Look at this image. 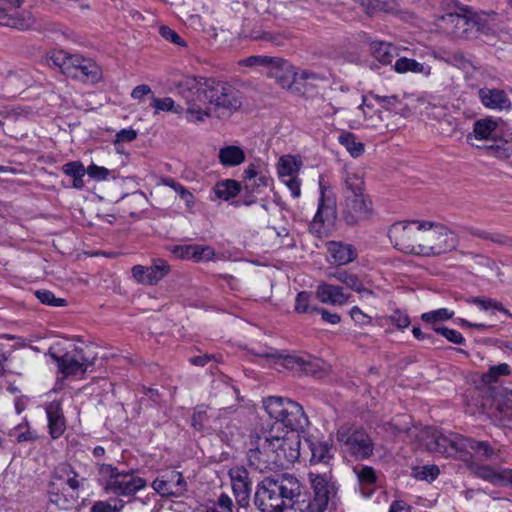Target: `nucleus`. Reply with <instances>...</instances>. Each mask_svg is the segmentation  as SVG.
Wrapping results in <instances>:
<instances>
[{"label": "nucleus", "instance_id": "nucleus-1", "mask_svg": "<svg viewBox=\"0 0 512 512\" xmlns=\"http://www.w3.org/2000/svg\"><path fill=\"white\" fill-rule=\"evenodd\" d=\"M300 445V433L285 430L279 432L272 426L252 442L247 454L248 463L259 472L287 467L298 460Z\"/></svg>", "mask_w": 512, "mask_h": 512}, {"label": "nucleus", "instance_id": "nucleus-2", "mask_svg": "<svg viewBox=\"0 0 512 512\" xmlns=\"http://www.w3.org/2000/svg\"><path fill=\"white\" fill-rule=\"evenodd\" d=\"M300 483L290 474L265 478L255 493V505L261 512H290L300 495Z\"/></svg>", "mask_w": 512, "mask_h": 512}, {"label": "nucleus", "instance_id": "nucleus-3", "mask_svg": "<svg viewBox=\"0 0 512 512\" xmlns=\"http://www.w3.org/2000/svg\"><path fill=\"white\" fill-rule=\"evenodd\" d=\"M187 122L199 124L211 117L203 77L185 76L176 85Z\"/></svg>", "mask_w": 512, "mask_h": 512}, {"label": "nucleus", "instance_id": "nucleus-4", "mask_svg": "<svg viewBox=\"0 0 512 512\" xmlns=\"http://www.w3.org/2000/svg\"><path fill=\"white\" fill-rule=\"evenodd\" d=\"M211 117L227 119L242 106V96L238 89L228 82L203 77Z\"/></svg>", "mask_w": 512, "mask_h": 512}, {"label": "nucleus", "instance_id": "nucleus-5", "mask_svg": "<svg viewBox=\"0 0 512 512\" xmlns=\"http://www.w3.org/2000/svg\"><path fill=\"white\" fill-rule=\"evenodd\" d=\"M263 406L268 415L276 420L275 430H280L283 425L285 431H303L308 426V418L302 406L289 399L279 396H270L263 401Z\"/></svg>", "mask_w": 512, "mask_h": 512}, {"label": "nucleus", "instance_id": "nucleus-6", "mask_svg": "<svg viewBox=\"0 0 512 512\" xmlns=\"http://www.w3.org/2000/svg\"><path fill=\"white\" fill-rule=\"evenodd\" d=\"M459 243L458 236L440 223L422 222L419 233L418 255L425 257L439 256L454 250Z\"/></svg>", "mask_w": 512, "mask_h": 512}, {"label": "nucleus", "instance_id": "nucleus-7", "mask_svg": "<svg viewBox=\"0 0 512 512\" xmlns=\"http://www.w3.org/2000/svg\"><path fill=\"white\" fill-rule=\"evenodd\" d=\"M49 61L67 77L91 83L101 79V69L96 62L79 54L72 55L63 50L54 51L49 56Z\"/></svg>", "mask_w": 512, "mask_h": 512}, {"label": "nucleus", "instance_id": "nucleus-8", "mask_svg": "<svg viewBox=\"0 0 512 512\" xmlns=\"http://www.w3.org/2000/svg\"><path fill=\"white\" fill-rule=\"evenodd\" d=\"M99 475L104 481V490L118 496L130 497L146 487V481L132 472L119 471L110 464H101Z\"/></svg>", "mask_w": 512, "mask_h": 512}, {"label": "nucleus", "instance_id": "nucleus-9", "mask_svg": "<svg viewBox=\"0 0 512 512\" xmlns=\"http://www.w3.org/2000/svg\"><path fill=\"white\" fill-rule=\"evenodd\" d=\"M419 442L431 452L460 460V454L465 450L466 437L452 433L444 435L432 427H424Z\"/></svg>", "mask_w": 512, "mask_h": 512}, {"label": "nucleus", "instance_id": "nucleus-10", "mask_svg": "<svg viewBox=\"0 0 512 512\" xmlns=\"http://www.w3.org/2000/svg\"><path fill=\"white\" fill-rule=\"evenodd\" d=\"M48 355L57 364L63 377L83 374L93 362L86 356L82 348L73 346L70 350L62 352L58 347H50Z\"/></svg>", "mask_w": 512, "mask_h": 512}, {"label": "nucleus", "instance_id": "nucleus-11", "mask_svg": "<svg viewBox=\"0 0 512 512\" xmlns=\"http://www.w3.org/2000/svg\"><path fill=\"white\" fill-rule=\"evenodd\" d=\"M420 221H401L394 223L388 230V236L396 249L406 254L418 255Z\"/></svg>", "mask_w": 512, "mask_h": 512}, {"label": "nucleus", "instance_id": "nucleus-12", "mask_svg": "<svg viewBox=\"0 0 512 512\" xmlns=\"http://www.w3.org/2000/svg\"><path fill=\"white\" fill-rule=\"evenodd\" d=\"M337 440L346 452L356 458L367 459L373 454L374 444L364 430L342 426L337 431Z\"/></svg>", "mask_w": 512, "mask_h": 512}, {"label": "nucleus", "instance_id": "nucleus-13", "mask_svg": "<svg viewBox=\"0 0 512 512\" xmlns=\"http://www.w3.org/2000/svg\"><path fill=\"white\" fill-rule=\"evenodd\" d=\"M308 479L313 490V499L308 507L311 512H324L330 501L336 496V487L332 481L331 473L310 471Z\"/></svg>", "mask_w": 512, "mask_h": 512}, {"label": "nucleus", "instance_id": "nucleus-14", "mask_svg": "<svg viewBox=\"0 0 512 512\" xmlns=\"http://www.w3.org/2000/svg\"><path fill=\"white\" fill-rule=\"evenodd\" d=\"M497 456V451L487 441H476L466 437L465 450L460 454V460L477 477L476 467H490L480 463V460H491Z\"/></svg>", "mask_w": 512, "mask_h": 512}, {"label": "nucleus", "instance_id": "nucleus-15", "mask_svg": "<svg viewBox=\"0 0 512 512\" xmlns=\"http://www.w3.org/2000/svg\"><path fill=\"white\" fill-rule=\"evenodd\" d=\"M341 206L345 221L351 225L366 220L372 211L368 194L342 197Z\"/></svg>", "mask_w": 512, "mask_h": 512}, {"label": "nucleus", "instance_id": "nucleus-16", "mask_svg": "<svg viewBox=\"0 0 512 512\" xmlns=\"http://www.w3.org/2000/svg\"><path fill=\"white\" fill-rule=\"evenodd\" d=\"M152 488L162 497H181L187 491V482L181 472L171 470L158 476Z\"/></svg>", "mask_w": 512, "mask_h": 512}, {"label": "nucleus", "instance_id": "nucleus-17", "mask_svg": "<svg viewBox=\"0 0 512 512\" xmlns=\"http://www.w3.org/2000/svg\"><path fill=\"white\" fill-rule=\"evenodd\" d=\"M357 478L358 489L364 498H371L375 491L382 486L383 475L373 467L359 464L353 467Z\"/></svg>", "mask_w": 512, "mask_h": 512}, {"label": "nucleus", "instance_id": "nucleus-18", "mask_svg": "<svg viewBox=\"0 0 512 512\" xmlns=\"http://www.w3.org/2000/svg\"><path fill=\"white\" fill-rule=\"evenodd\" d=\"M229 477L237 503L241 507H246L249 504L252 490V483L249 480L248 471L244 467L236 466L229 470Z\"/></svg>", "mask_w": 512, "mask_h": 512}, {"label": "nucleus", "instance_id": "nucleus-19", "mask_svg": "<svg viewBox=\"0 0 512 512\" xmlns=\"http://www.w3.org/2000/svg\"><path fill=\"white\" fill-rule=\"evenodd\" d=\"M363 194H367L365 190L364 173L361 169H351L346 167L342 175V197H354Z\"/></svg>", "mask_w": 512, "mask_h": 512}, {"label": "nucleus", "instance_id": "nucleus-20", "mask_svg": "<svg viewBox=\"0 0 512 512\" xmlns=\"http://www.w3.org/2000/svg\"><path fill=\"white\" fill-rule=\"evenodd\" d=\"M385 431L395 437L405 434L408 439L420 441L421 429L424 427L413 426L408 415L398 416L385 424Z\"/></svg>", "mask_w": 512, "mask_h": 512}, {"label": "nucleus", "instance_id": "nucleus-21", "mask_svg": "<svg viewBox=\"0 0 512 512\" xmlns=\"http://www.w3.org/2000/svg\"><path fill=\"white\" fill-rule=\"evenodd\" d=\"M49 434L53 439L60 438L66 430V419L60 402L52 401L45 407Z\"/></svg>", "mask_w": 512, "mask_h": 512}, {"label": "nucleus", "instance_id": "nucleus-22", "mask_svg": "<svg viewBox=\"0 0 512 512\" xmlns=\"http://www.w3.org/2000/svg\"><path fill=\"white\" fill-rule=\"evenodd\" d=\"M335 217V206L333 201H326L324 198V189L321 188V197L319 199L318 210L310 223L309 229L313 234H323L325 222H332Z\"/></svg>", "mask_w": 512, "mask_h": 512}, {"label": "nucleus", "instance_id": "nucleus-23", "mask_svg": "<svg viewBox=\"0 0 512 512\" xmlns=\"http://www.w3.org/2000/svg\"><path fill=\"white\" fill-rule=\"evenodd\" d=\"M328 277L341 282L349 289L358 293L362 298L374 296L373 291L366 287L362 280L352 272L344 269H335L328 273Z\"/></svg>", "mask_w": 512, "mask_h": 512}, {"label": "nucleus", "instance_id": "nucleus-24", "mask_svg": "<svg viewBox=\"0 0 512 512\" xmlns=\"http://www.w3.org/2000/svg\"><path fill=\"white\" fill-rule=\"evenodd\" d=\"M316 297L322 303L341 306L349 301L350 295L340 286L321 283L316 289Z\"/></svg>", "mask_w": 512, "mask_h": 512}, {"label": "nucleus", "instance_id": "nucleus-25", "mask_svg": "<svg viewBox=\"0 0 512 512\" xmlns=\"http://www.w3.org/2000/svg\"><path fill=\"white\" fill-rule=\"evenodd\" d=\"M327 251L332 262L338 266L349 264L357 258L356 249L351 244L341 241L327 243Z\"/></svg>", "mask_w": 512, "mask_h": 512}, {"label": "nucleus", "instance_id": "nucleus-26", "mask_svg": "<svg viewBox=\"0 0 512 512\" xmlns=\"http://www.w3.org/2000/svg\"><path fill=\"white\" fill-rule=\"evenodd\" d=\"M477 477L485 480L495 486L512 488V469L501 468L499 470L493 467H476Z\"/></svg>", "mask_w": 512, "mask_h": 512}, {"label": "nucleus", "instance_id": "nucleus-27", "mask_svg": "<svg viewBox=\"0 0 512 512\" xmlns=\"http://www.w3.org/2000/svg\"><path fill=\"white\" fill-rule=\"evenodd\" d=\"M53 477L56 480L62 481L74 491L82 488L86 482V478L80 476L68 463H60L57 465L54 469Z\"/></svg>", "mask_w": 512, "mask_h": 512}, {"label": "nucleus", "instance_id": "nucleus-28", "mask_svg": "<svg viewBox=\"0 0 512 512\" xmlns=\"http://www.w3.org/2000/svg\"><path fill=\"white\" fill-rule=\"evenodd\" d=\"M479 97L482 104L494 110H507L511 107V101L506 93L499 89H480Z\"/></svg>", "mask_w": 512, "mask_h": 512}, {"label": "nucleus", "instance_id": "nucleus-29", "mask_svg": "<svg viewBox=\"0 0 512 512\" xmlns=\"http://www.w3.org/2000/svg\"><path fill=\"white\" fill-rule=\"evenodd\" d=\"M303 166V161L297 155H283L279 158L276 168L278 177L283 180L286 178L297 177Z\"/></svg>", "mask_w": 512, "mask_h": 512}, {"label": "nucleus", "instance_id": "nucleus-30", "mask_svg": "<svg viewBox=\"0 0 512 512\" xmlns=\"http://www.w3.org/2000/svg\"><path fill=\"white\" fill-rule=\"evenodd\" d=\"M497 128V121L491 118L477 120L474 123L473 132L467 135V140L471 141L473 138L477 140L493 139Z\"/></svg>", "mask_w": 512, "mask_h": 512}, {"label": "nucleus", "instance_id": "nucleus-31", "mask_svg": "<svg viewBox=\"0 0 512 512\" xmlns=\"http://www.w3.org/2000/svg\"><path fill=\"white\" fill-rule=\"evenodd\" d=\"M309 448L311 451V464H328L333 458L332 445L326 441L309 439Z\"/></svg>", "mask_w": 512, "mask_h": 512}, {"label": "nucleus", "instance_id": "nucleus-32", "mask_svg": "<svg viewBox=\"0 0 512 512\" xmlns=\"http://www.w3.org/2000/svg\"><path fill=\"white\" fill-rule=\"evenodd\" d=\"M268 73L276 78L282 88H290L295 82V71L286 60L282 59L281 65L273 64Z\"/></svg>", "mask_w": 512, "mask_h": 512}, {"label": "nucleus", "instance_id": "nucleus-33", "mask_svg": "<svg viewBox=\"0 0 512 512\" xmlns=\"http://www.w3.org/2000/svg\"><path fill=\"white\" fill-rule=\"evenodd\" d=\"M246 155L244 150L235 145H229L221 148L218 152L219 162L226 167H233L242 164Z\"/></svg>", "mask_w": 512, "mask_h": 512}, {"label": "nucleus", "instance_id": "nucleus-34", "mask_svg": "<svg viewBox=\"0 0 512 512\" xmlns=\"http://www.w3.org/2000/svg\"><path fill=\"white\" fill-rule=\"evenodd\" d=\"M373 56L382 64H391L398 55V49L391 43L375 41L371 43Z\"/></svg>", "mask_w": 512, "mask_h": 512}, {"label": "nucleus", "instance_id": "nucleus-35", "mask_svg": "<svg viewBox=\"0 0 512 512\" xmlns=\"http://www.w3.org/2000/svg\"><path fill=\"white\" fill-rule=\"evenodd\" d=\"M394 70L399 74H404L407 72L423 74L425 76L430 75L431 67L422 63L417 62L414 59L401 57L396 60L394 64Z\"/></svg>", "mask_w": 512, "mask_h": 512}, {"label": "nucleus", "instance_id": "nucleus-36", "mask_svg": "<svg viewBox=\"0 0 512 512\" xmlns=\"http://www.w3.org/2000/svg\"><path fill=\"white\" fill-rule=\"evenodd\" d=\"M282 360V365L292 371L294 374H309L313 372L312 363L303 357L296 355H286L280 358Z\"/></svg>", "mask_w": 512, "mask_h": 512}, {"label": "nucleus", "instance_id": "nucleus-37", "mask_svg": "<svg viewBox=\"0 0 512 512\" xmlns=\"http://www.w3.org/2000/svg\"><path fill=\"white\" fill-rule=\"evenodd\" d=\"M240 192V184L231 179L218 182L213 187L215 198L227 201Z\"/></svg>", "mask_w": 512, "mask_h": 512}, {"label": "nucleus", "instance_id": "nucleus-38", "mask_svg": "<svg viewBox=\"0 0 512 512\" xmlns=\"http://www.w3.org/2000/svg\"><path fill=\"white\" fill-rule=\"evenodd\" d=\"M150 105L154 108L155 115L160 112H172L177 115H182L184 112V107L180 104H176L174 99L171 97H152Z\"/></svg>", "mask_w": 512, "mask_h": 512}, {"label": "nucleus", "instance_id": "nucleus-39", "mask_svg": "<svg viewBox=\"0 0 512 512\" xmlns=\"http://www.w3.org/2000/svg\"><path fill=\"white\" fill-rule=\"evenodd\" d=\"M147 270H148V280H146L147 284L155 285L170 272V266L167 263V261L158 258V259H154L152 261V265L147 267Z\"/></svg>", "mask_w": 512, "mask_h": 512}, {"label": "nucleus", "instance_id": "nucleus-40", "mask_svg": "<svg viewBox=\"0 0 512 512\" xmlns=\"http://www.w3.org/2000/svg\"><path fill=\"white\" fill-rule=\"evenodd\" d=\"M62 171L73 178V187L82 189L84 187L83 177L86 173L84 165L80 161H71L62 166Z\"/></svg>", "mask_w": 512, "mask_h": 512}, {"label": "nucleus", "instance_id": "nucleus-41", "mask_svg": "<svg viewBox=\"0 0 512 512\" xmlns=\"http://www.w3.org/2000/svg\"><path fill=\"white\" fill-rule=\"evenodd\" d=\"M270 178L266 175L259 178H254L245 183V192L248 194V199L244 201L245 205H251L256 202L255 194H260L268 186Z\"/></svg>", "mask_w": 512, "mask_h": 512}, {"label": "nucleus", "instance_id": "nucleus-42", "mask_svg": "<svg viewBox=\"0 0 512 512\" xmlns=\"http://www.w3.org/2000/svg\"><path fill=\"white\" fill-rule=\"evenodd\" d=\"M338 141L354 158H357L364 153V144L357 141L355 135L350 132L341 133L338 137Z\"/></svg>", "mask_w": 512, "mask_h": 512}, {"label": "nucleus", "instance_id": "nucleus-43", "mask_svg": "<svg viewBox=\"0 0 512 512\" xmlns=\"http://www.w3.org/2000/svg\"><path fill=\"white\" fill-rule=\"evenodd\" d=\"M35 20L30 12L22 11L12 14L11 21L8 22V27L18 30H29L33 28Z\"/></svg>", "mask_w": 512, "mask_h": 512}, {"label": "nucleus", "instance_id": "nucleus-44", "mask_svg": "<svg viewBox=\"0 0 512 512\" xmlns=\"http://www.w3.org/2000/svg\"><path fill=\"white\" fill-rule=\"evenodd\" d=\"M239 64L246 67L253 66H265L270 69L273 64L281 65L282 59L277 57H269V56H249L239 61Z\"/></svg>", "mask_w": 512, "mask_h": 512}, {"label": "nucleus", "instance_id": "nucleus-45", "mask_svg": "<svg viewBox=\"0 0 512 512\" xmlns=\"http://www.w3.org/2000/svg\"><path fill=\"white\" fill-rule=\"evenodd\" d=\"M511 368L507 363H501L499 365H494L489 368V370L483 374L482 381L486 384H492L498 381L501 376H508L511 374Z\"/></svg>", "mask_w": 512, "mask_h": 512}, {"label": "nucleus", "instance_id": "nucleus-46", "mask_svg": "<svg viewBox=\"0 0 512 512\" xmlns=\"http://www.w3.org/2000/svg\"><path fill=\"white\" fill-rule=\"evenodd\" d=\"M123 507L124 501L120 499L97 501L91 507V512H119Z\"/></svg>", "mask_w": 512, "mask_h": 512}, {"label": "nucleus", "instance_id": "nucleus-47", "mask_svg": "<svg viewBox=\"0 0 512 512\" xmlns=\"http://www.w3.org/2000/svg\"><path fill=\"white\" fill-rule=\"evenodd\" d=\"M214 256L215 252L212 247L192 244L191 260L195 262L210 261Z\"/></svg>", "mask_w": 512, "mask_h": 512}, {"label": "nucleus", "instance_id": "nucleus-48", "mask_svg": "<svg viewBox=\"0 0 512 512\" xmlns=\"http://www.w3.org/2000/svg\"><path fill=\"white\" fill-rule=\"evenodd\" d=\"M454 316V312L447 308H440L430 312L423 313L421 319L427 323L434 324L436 322L445 321L451 319Z\"/></svg>", "mask_w": 512, "mask_h": 512}, {"label": "nucleus", "instance_id": "nucleus-49", "mask_svg": "<svg viewBox=\"0 0 512 512\" xmlns=\"http://www.w3.org/2000/svg\"><path fill=\"white\" fill-rule=\"evenodd\" d=\"M443 20L455 26L453 33L457 37L461 36V33L458 31V29L463 28V32H465L470 24V21L467 17L458 13H448L443 17Z\"/></svg>", "mask_w": 512, "mask_h": 512}, {"label": "nucleus", "instance_id": "nucleus-50", "mask_svg": "<svg viewBox=\"0 0 512 512\" xmlns=\"http://www.w3.org/2000/svg\"><path fill=\"white\" fill-rule=\"evenodd\" d=\"M471 302L476 304L483 310L493 309V310L500 311L507 316H511L509 311L507 309H505L500 302H497L493 299L475 297L471 300Z\"/></svg>", "mask_w": 512, "mask_h": 512}, {"label": "nucleus", "instance_id": "nucleus-51", "mask_svg": "<svg viewBox=\"0 0 512 512\" xmlns=\"http://www.w3.org/2000/svg\"><path fill=\"white\" fill-rule=\"evenodd\" d=\"M36 297L39 299V301L43 304L54 306V307H61L66 304V300L63 298H57L54 293H52L49 290H37L35 292Z\"/></svg>", "mask_w": 512, "mask_h": 512}, {"label": "nucleus", "instance_id": "nucleus-52", "mask_svg": "<svg viewBox=\"0 0 512 512\" xmlns=\"http://www.w3.org/2000/svg\"><path fill=\"white\" fill-rule=\"evenodd\" d=\"M311 294L309 292L302 291L298 293L295 300V310L298 313H313L315 308L310 305Z\"/></svg>", "mask_w": 512, "mask_h": 512}, {"label": "nucleus", "instance_id": "nucleus-53", "mask_svg": "<svg viewBox=\"0 0 512 512\" xmlns=\"http://www.w3.org/2000/svg\"><path fill=\"white\" fill-rule=\"evenodd\" d=\"M159 34L166 41L173 43L179 47H186L185 40L173 29L168 26L162 25L159 27Z\"/></svg>", "mask_w": 512, "mask_h": 512}, {"label": "nucleus", "instance_id": "nucleus-54", "mask_svg": "<svg viewBox=\"0 0 512 512\" xmlns=\"http://www.w3.org/2000/svg\"><path fill=\"white\" fill-rule=\"evenodd\" d=\"M433 330L437 333L445 337L448 341L454 343V344H464L465 338L462 336V334L454 329H449L447 327L443 326H436L433 328Z\"/></svg>", "mask_w": 512, "mask_h": 512}, {"label": "nucleus", "instance_id": "nucleus-55", "mask_svg": "<svg viewBox=\"0 0 512 512\" xmlns=\"http://www.w3.org/2000/svg\"><path fill=\"white\" fill-rule=\"evenodd\" d=\"M439 472V468L436 465H425L416 471L415 476L419 480L431 482L437 478Z\"/></svg>", "mask_w": 512, "mask_h": 512}, {"label": "nucleus", "instance_id": "nucleus-56", "mask_svg": "<svg viewBox=\"0 0 512 512\" xmlns=\"http://www.w3.org/2000/svg\"><path fill=\"white\" fill-rule=\"evenodd\" d=\"M233 507L234 504L231 497L228 496L227 494L222 493L218 497L211 512H233Z\"/></svg>", "mask_w": 512, "mask_h": 512}, {"label": "nucleus", "instance_id": "nucleus-57", "mask_svg": "<svg viewBox=\"0 0 512 512\" xmlns=\"http://www.w3.org/2000/svg\"><path fill=\"white\" fill-rule=\"evenodd\" d=\"M489 149L493 155L499 159H508L512 156V145L508 142H502L496 146H490Z\"/></svg>", "mask_w": 512, "mask_h": 512}, {"label": "nucleus", "instance_id": "nucleus-58", "mask_svg": "<svg viewBox=\"0 0 512 512\" xmlns=\"http://www.w3.org/2000/svg\"><path fill=\"white\" fill-rule=\"evenodd\" d=\"M86 173L97 181L106 180L110 174V170L105 167L97 166L95 164L90 165Z\"/></svg>", "mask_w": 512, "mask_h": 512}, {"label": "nucleus", "instance_id": "nucleus-59", "mask_svg": "<svg viewBox=\"0 0 512 512\" xmlns=\"http://www.w3.org/2000/svg\"><path fill=\"white\" fill-rule=\"evenodd\" d=\"M350 316L358 325H367L371 323L372 318L365 314L358 306H353L350 310Z\"/></svg>", "mask_w": 512, "mask_h": 512}, {"label": "nucleus", "instance_id": "nucleus-60", "mask_svg": "<svg viewBox=\"0 0 512 512\" xmlns=\"http://www.w3.org/2000/svg\"><path fill=\"white\" fill-rule=\"evenodd\" d=\"M391 322L399 329H405L410 325V319L405 312L395 311L390 316Z\"/></svg>", "mask_w": 512, "mask_h": 512}, {"label": "nucleus", "instance_id": "nucleus-61", "mask_svg": "<svg viewBox=\"0 0 512 512\" xmlns=\"http://www.w3.org/2000/svg\"><path fill=\"white\" fill-rule=\"evenodd\" d=\"M290 190L293 198H298L301 195V181L297 177H291L281 180Z\"/></svg>", "mask_w": 512, "mask_h": 512}, {"label": "nucleus", "instance_id": "nucleus-62", "mask_svg": "<svg viewBox=\"0 0 512 512\" xmlns=\"http://www.w3.org/2000/svg\"><path fill=\"white\" fill-rule=\"evenodd\" d=\"M171 253L179 259L191 260L192 244L176 245L170 249Z\"/></svg>", "mask_w": 512, "mask_h": 512}, {"label": "nucleus", "instance_id": "nucleus-63", "mask_svg": "<svg viewBox=\"0 0 512 512\" xmlns=\"http://www.w3.org/2000/svg\"><path fill=\"white\" fill-rule=\"evenodd\" d=\"M132 276L138 283L143 284V285H148L146 282V280H148L147 267L142 266V265L133 266Z\"/></svg>", "mask_w": 512, "mask_h": 512}, {"label": "nucleus", "instance_id": "nucleus-64", "mask_svg": "<svg viewBox=\"0 0 512 512\" xmlns=\"http://www.w3.org/2000/svg\"><path fill=\"white\" fill-rule=\"evenodd\" d=\"M323 79H324V76H322L316 72H313L311 70H308V69H305V70H302L299 72H295V82L298 80L319 81V80H323Z\"/></svg>", "mask_w": 512, "mask_h": 512}]
</instances>
